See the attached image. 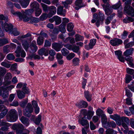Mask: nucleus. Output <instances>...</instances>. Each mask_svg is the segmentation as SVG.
Instances as JSON below:
<instances>
[{"mask_svg": "<svg viewBox=\"0 0 134 134\" xmlns=\"http://www.w3.org/2000/svg\"><path fill=\"white\" fill-rule=\"evenodd\" d=\"M131 0L127 1L125 3V6L124 10L128 14L130 15L132 17L134 16V9L130 6Z\"/></svg>", "mask_w": 134, "mask_h": 134, "instance_id": "obj_1", "label": "nucleus"}, {"mask_svg": "<svg viewBox=\"0 0 134 134\" xmlns=\"http://www.w3.org/2000/svg\"><path fill=\"white\" fill-rule=\"evenodd\" d=\"M107 124L109 127H111L113 128H114L116 126L115 123L113 121L108 122Z\"/></svg>", "mask_w": 134, "mask_h": 134, "instance_id": "obj_47", "label": "nucleus"}, {"mask_svg": "<svg viewBox=\"0 0 134 134\" xmlns=\"http://www.w3.org/2000/svg\"><path fill=\"white\" fill-rule=\"evenodd\" d=\"M61 45L59 43H54L52 44V47L53 48L57 51L60 50L61 47Z\"/></svg>", "mask_w": 134, "mask_h": 134, "instance_id": "obj_15", "label": "nucleus"}, {"mask_svg": "<svg viewBox=\"0 0 134 134\" xmlns=\"http://www.w3.org/2000/svg\"><path fill=\"white\" fill-rule=\"evenodd\" d=\"M34 109L31 104H27L25 109L23 111V114L25 116L29 117L31 115V113L33 111Z\"/></svg>", "mask_w": 134, "mask_h": 134, "instance_id": "obj_4", "label": "nucleus"}, {"mask_svg": "<svg viewBox=\"0 0 134 134\" xmlns=\"http://www.w3.org/2000/svg\"><path fill=\"white\" fill-rule=\"evenodd\" d=\"M6 72V69L4 68L0 67V75L4 76Z\"/></svg>", "mask_w": 134, "mask_h": 134, "instance_id": "obj_39", "label": "nucleus"}, {"mask_svg": "<svg viewBox=\"0 0 134 134\" xmlns=\"http://www.w3.org/2000/svg\"><path fill=\"white\" fill-rule=\"evenodd\" d=\"M103 8L104 9V11L105 9H108L110 7V5L109 3H104V4L102 5Z\"/></svg>", "mask_w": 134, "mask_h": 134, "instance_id": "obj_49", "label": "nucleus"}, {"mask_svg": "<svg viewBox=\"0 0 134 134\" xmlns=\"http://www.w3.org/2000/svg\"><path fill=\"white\" fill-rule=\"evenodd\" d=\"M97 115L99 116H102V114H103V111L101 109L99 108L96 111Z\"/></svg>", "mask_w": 134, "mask_h": 134, "instance_id": "obj_55", "label": "nucleus"}, {"mask_svg": "<svg viewBox=\"0 0 134 134\" xmlns=\"http://www.w3.org/2000/svg\"><path fill=\"white\" fill-rule=\"evenodd\" d=\"M132 80L131 76L129 75H126L125 77V82L126 83H129Z\"/></svg>", "mask_w": 134, "mask_h": 134, "instance_id": "obj_44", "label": "nucleus"}, {"mask_svg": "<svg viewBox=\"0 0 134 134\" xmlns=\"http://www.w3.org/2000/svg\"><path fill=\"white\" fill-rule=\"evenodd\" d=\"M74 27V25L71 23H69L68 24L67 26V30L71 32L73 30Z\"/></svg>", "mask_w": 134, "mask_h": 134, "instance_id": "obj_38", "label": "nucleus"}, {"mask_svg": "<svg viewBox=\"0 0 134 134\" xmlns=\"http://www.w3.org/2000/svg\"><path fill=\"white\" fill-rule=\"evenodd\" d=\"M75 56V54L74 53H69L66 56V58L68 60H70L73 58Z\"/></svg>", "mask_w": 134, "mask_h": 134, "instance_id": "obj_52", "label": "nucleus"}, {"mask_svg": "<svg viewBox=\"0 0 134 134\" xmlns=\"http://www.w3.org/2000/svg\"><path fill=\"white\" fill-rule=\"evenodd\" d=\"M38 54L41 55H44L45 56H47L48 54V52L44 48H43L39 50Z\"/></svg>", "mask_w": 134, "mask_h": 134, "instance_id": "obj_17", "label": "nucleus"}, {"mask_svg": "<svg viewBox=\"0 0 134 134\" xmlns=\"http://www.w3.org/2000/svg\"><path fill=\"white\" fill-rule=\"evenodd\" d=\"M85 97L87 100L90 101L91 100V95L89 93L88 91H86L84 92Z\"/></svg>", "mask_w": 134, "mask_h": 134, "instance_id": "obj_27", "label": "nucleus"}, {"mask_svg": "<svg viewBox=\"0 0 134 134\" xmlns=\"http://www.w3.org/2000/svg\"><path fill=\"white\" fill-rule=\"evenodd\" d=\"M19 17L20 19L21 20H23L24 22H27L30 21V17H29L25 15H23L22 13Z\"/></svg>", "mask_w": 134, "mask_h": 134, "instance_id": "obj_16", "label": "nucleus"}, {"mask_svg": "<svg viewBox=\"0 0 134 134\" xmlns=\"http://www.w3.org/2000/svg\"><path fill=\"white\" fill-rule=\"evenodd\" d=\"M96 39L91 40L90 41V42L89 44V46L90 48H92L95 45L96 43Z\"/></svg>", "mask_w": 134, "mask_h": 134, "instance_id": "obj_37", "label": "nucleus"}, {"mask_svg": "<svg viewBox=\"0 0 134 134\" xmlns=\"http://www.w3.org/2000/svg\"><path fill=\"white\" fill-rule=\"evenodd\" d=\"M31 7L32 9L35 10L39 8V5L38 2L36 1H35L31 3Z\"/></svg>", "mask_w": 134, "mask_h": 134, "instance_id": "obj_22", "label": "nucleus"}, {"mask_svg": "<svg viewBox=\"0 0 134 134\" xmlns=\"http://www.w3.org/2000/svg\"><path fill=\"white\" fill-rule=\"evenodd\" d=\"M32 105L35 109V111L36 114L38 113L39 112L40 109L38 107L37 102V101L33 100L32 102Z\"/></svg>", "mask_w": 134, "mask_h": 134, "instance_id": "obj_9", "label": "nucleus"}, {"mask_svg": "<svg viewBox=\"0 0 134 134\" xmlns=\"http://www.w3.org/2000/svg\"><path fill=\"white\" fill-rule=\"evenodd\" d=\"M61 52L62 55L65 56L67 55L69 53V51L65 48H63L61 50Z\"/></svg>", "mask_w": 134, "mask_h": 134, "instance_id": "obj_41", "label": "nucleus"}, {"mask_svg": "<svg viewBox=\"0 0 134 134\" xmlns=\"http://www.w3.org/2000/svg\"><path fill=\"white\" fill-rule=\"evenodd\" d=\"M9 34H13L14 36H17L20 34V32L17 31L16 29L13 28Z\"/></svg>", "mask_w": 134, "mask_h": 134, "instance_id": "obj_33", "label": "nucleus"}, {"mask_svg": "<svg viewBox=\"0 0 134 134\" xmlns=\"http://www.w3.org/2000/svg\"><path fill=\"white\" fill-rule=\"evenodd\" d=\"M94 113L93 112L90 110H88L87 112L86 115L87 116V118L88 119H91Z\"/></svg>", "mask_w": 134, "mask_h": 134, "instance_id": "obj_43", "label": "nucleus"}, {"mask_svg": "<svg viewBox=\"0 0 134 134\" xmlns=\"http://www.w3.org/2000/svg\"><path fill=\"white\" fill-rule=\"evenodd\" d=\"M111 44L113 46H118L122 43V41L119 39L115 38L110 41Z\"/></svg>", "mask_w": 134, "mask_h": 134, "instance_id": "obj_8", "label": "nucleus"}, {"mask_svg": "<svg viewBox=\"0 0 134 134\" xmlns=\"http://www.w3.org/2000/svg\"><path fill=\"white\" fill-rule=\"evenodd\" d=\"M63 7L60 6L57 9V13L58 14H63Z\"/></svg>", "mask_w": 134, "mask_h": 134, "instance_id": "obj_42", "label": "nucleus"}, {"mask_svg": "<svg viewBox=\"0 0 134 134\" xmlns=\"http://www.w3.org/2000/svg\"><path fill=\"white\" fill-rule=\"evenodd\" d=\"M9 95V92L7 90L6 88L2 86L0 88V96L1 95L4 98L8 97Z\"/></svg>", "mask_w": 134, "mask_h": 134, "instance_id": "obj_6", "label": "nucleus"}, {"mask_svg": "<svg viewBox=\"0 0 134 134\" xmlns=\"http://www.w3.org/2000/svg\"><path fill=\"white\" fill-rule=\"evenodd\" d=\"M134 44V42H130L127 44H126L125 46V48L126 49H127L131 47Z\"/></svg>", "mask_w": 134, "mask_h": 134, "instance_id": "obj_56", "label": "nucleus"}, {"mask_svg": "<svg viewBox=\"0 0 134 134\" xmlns=\"http://www.w3.org/2000/svg\"><path fill=\"white\" fill-rule=\"evenodd\" d=\"M12 78L11 74L10 73H7L5 75L4 77V80H10Z\"/></svg>", "mask_w": 134, "mask_h": 134, "instance_id": "obj_53", "label": "nucleus"}, {"mask_svg": "<svg viewBox=\"0 0 134 134\" xmlns=\"http://www.w3.org/2000/svg\"><path fill=\"white\" fill-rule=\"evenodd\" d=\"M49 10L56 13V8L55 7L53 6H51L49 7Z\"/></svg>", "mask_w": 134, "mask_h": 134, "instance_id": "obj_64", "label": "nucleus"}, {"mask_svg": "<svg viewBox=\"0 0 134 134\" xmlns=\"http://www.w3.org/2000/svg\"><path fill=\"white\" fill-rule=\"evenodd\" d=\"M39 20L37 18L33 17H30L29 23H37L39 22Z\"/></svg>", "mask_w": 134, "mask_h": 134, "instance_id": "obj_32", "label": "nucleus"}, {"mask_svg": "<svg viewBox=\"0 0 134 134\" xmlns=\"http://www.w3.org/2000/svg\"><path fill=\"white\" fill-rule=\"evenodd\" d=\"M31 40V38L27 40H20L22 42V45L26 51H27L29 47V44L28 42H30Z\"/></svg>", "mask_w": 134, "mask_h": 134, "instance_id": "obj_7", "label": "nucleus"}, {"mask_svg": "<svg viewBox=\"0 0 134 134\" xmlns=\"http://www.w3.org/2000/svg\"><path fill=\"white\" fill-rule=\"evenodd\" d=\"M1 65L2 66L7 68H9L10 66V64H8L5 62H2L1 63Z\"/></svg>", "mask_w": 134, "mask_h": 134, "instance_id": "obj_63", "label": "nucleus"}, {"mask_svg": "<svg viewBox=\"0 0 134 134\" xmlns=\"http://www.w3.org/2000/svg\"><path fill=\"white\" fill-rule=\"evenodd\" d=\"M9 114L7 116V121L10 122H14L18 119V115L17 112L14 109L11 110L9 112Z\"/></svg>", "mask_w": 134, "mask_h": 134, "instance_id": "obj_2", "label": "nucleus"}, {"mask_svg": "<svg viewBox=\"0 0 134 134\" xmlns=\"http://www.w3.org/2000/svg\"><path fill=\"white\" fill-rule=\"evenodd\" d=\"M30 1V0L19 1L21 6L24 8H26L28 5Z\"/></svg>", "mask_w": 134, "mask_h": 134, "instance_id": "obj_18", "label": "nucleus"}, {"mask_svg": "<svg viewBox=\"0 0 134 134\" xmlns=\"http://www.w3.org/2000/svg\"><path fill=\"white\" fill-rule=\"evenodd\" d=\"M9 47V46L7 45L3 47V51L5 53H7L9 52L10 50L8 48Z\"/></svg>", "mask_w": 134, "mask_h": 134, "instance_id": "obj_61", "label": "nucleus"}, {"mask_svg": "<svg viewBox=\"0 0 134 134\" xmlns=\"http://www.w3.org/2000/svg\"><path fill=\"white\" fill-rule=\"evenodd\" d=\"M4 29L6 31L8 32L9 34L13 28V26L11 24H8L7 23L4 24Z\"/></svg>", "mask_w": 134, "mask_h": 134, "instance_id": "obj_10", "label": "nucleus"}, {"mask_svg": "<svg viewBox=\"0 0 134 134\" xmlns=\"http://www.w3.org/2000/svg\"><path fill=\"white\" fill-rule=\"evenodd\" d=\"M27 102V100H24L23 101H22L20 103L19 105L20 106L23 108H24L26 105Z\"/></svg>", "mask_w": 134, "mask_h": 134, "instance_id": "obj_48", "label": "nucleus"}, {"mask_svg": "<svg viewBox=\"0 0 134 134\" xmlns=\"http://www.w3.org/2000/svg\"><path fill=\"white\" fill-rule=\"evenodd\" d=\"M76 105L79 108H86L88 106V104L86 102L82 101L76 104Z\"/></svg>", "mask_w": 134, "mask_h": 134, "instance_id": "obj_11", "label": "nucleus"}, {"mask_svg": "<svg viewBox=\"0 0 134 134\" xmlns=\"http://www.w3.org/2000/svg\"><path fill=\"white\" fill-rule=\"evenodd\" d=\"M34 9L32 8L25 10V12L23 11L22 14L24 15H31L33 12H34Z\"/></svg>", "mask_w": 134, "mask_h": 134, "instance_id": "obj_21", "label": "nucleus"}, {"mask_svg": "<svg viewBox=\"0 0 134 134\" xmlns=\"http://www.w3.org/2000/svg\"><path fill=\"white\" fill-rule=\"evenodd\" d=\"M21 44L20 45L18 46L17 48V50L15 51V53H16L15 56L17 57H19L20 56V53L21 51Z\"/></svg>", "mask_w": 134, "mask_h": 134, "instance_id": "obj_30", "label": "nucleus"}, {"mask_svg": "<svg viewBox=\"0 0 134 134\" xmlns=\"http://www.w3.org/2000/svg\"><path fill=\"white\" fill-rule=\"evenodd\" d=\"M31 34L30 33H28L26 35H23L21 36H18L17 37V38L19 40H23V39L31 37Z\"/></svg>", "mask_w": 134, "mask_h": 134, "instance_id": "obj_24", "label": "nucleus"}, {"mask_svg": "<svg viewBox=\"0 0 134 134\" xmlns=\"http://www.w3.org/2000/svg\"><path fill=\"white\" fill-rule=\"evenodd\" d=\"M54 21L56 23V25H59L61 23V20L60 17L57 16H54Z\"/></svg>", "mask_w": 134, "mask_h": 134, "instance_id": "obj_28", "label": "nucleus"}, {"mask_svg": "<svg viewBox=\"0 0 134 134\" xmlns=\"http://www.w3.org/2000/svg\"><path fill=\"white\" fill-rule=\"evenodd\" d=\"M18 97L20 99H22L25 97V93L20 90L16 91Z\"/></svg>", "mask_w": 134, "mask_h": 134, "instance_id": "obj_20", "label": "nucleus"}, {"mask_svg": "<svg viewBox=\"0 0 134 134\" xmlns=\"http://www.w3.org/2000/svg\"><path fill=\"white\" fill-rule=\"evenodd\" d=\"M7 57L8 59L9 60H13L15 59V57L12 54H9L7 55Z\"/></svg>", "mask_w": 134, "mask_h": 134, "instance_id": "obj_60", "label": "nucleus"}, {"mask_svg": "<svg viewBox=\"0 0 134 134\" xmlns=\"http://www.w3.org/2000/svg\"><path fill=\"white\" fill-rule=\"evenodd\" d=\"M51 41H49L48 40H46L45 41L44 46V47H49L51 46Z\"/></svg>", "mask_w": 134, "mask_h": 134, "instance_id": "obj_57", "label": "nucleus"}, {"mask_svg": "<svg viewBox=\"0 0 134 134\" xmlns=\"http://www.w3.org/2000/svg\"><path fill=\"white\" fill-rule=\"evenodd\" d=\"M43 38L41 36H39L37 40V43L39 45H41L43 43Z\"/></svg>", "mask_w": 134, "mask_h": 134, "instance_id": "obj_35", "label": "nucleus"}, {"mask_svg": "<svg viewBox=\"0 0 134 134\" xmlns=\"http://www.w3.org/2000/svg\"><path fill=\"white\" fill-rule=\"evenodd\" d=\"M12 128L14 130H16L17 134H27V133H29V131L28 130L26 131V133H23L24 126L21 123L14 124L12 126Z\"/></svg>", "mask_w": 134, "mask_h": 134, "instance_id": "obj_3", "label": "nucleus"}, {"mask_svg": "<svg viewBox=\"0 0 134 134\" xmlns=\"http://www.w3.org/2000/svg\"><path fill=\"white\" fill-rule=\"evenodd\" d=\"M65 26V24H63L60 25L59 26V30L62 33H64L66 31Z\"/></svg>", "mask_w": 134, "mask_h": 134, "instance_id": "obj_25", "label": "nucleus"}, {"mask_svg": "<svg viewBox=\"0 0 134 134\" xmlns=\"http://www.w3.org/2000/svg\"><path fill=\"white\" fill-rule=\"evenodd\" d=\"M30 49L29 51L31 53H34L35 52L37 49V47L36 45L32 42L30 46Z\"/></svg>", "mask_w": 134, "mask_h": 134, "instance_id": "obj_12", "label": "nucleus"}, {"mask_svg": "<svg viewBox=\"0 0 134 134\" xmlns=\"http://www.w3.org/2000/svg\"><path fill=\"white\" fill-rule=\"evenodd\" d=\"M121 5V3L120 2H119L117 4L112 5L111 7L114 9H117L119 8Z\"/></svg>", "mask_w": 134, "mask_h": 134, "instance_id": "obj_50", "label": "nucleus"}, {"mask_svg": "<svg viewBox=\"0 0 134 134\" xmlns=\"http://www.w3.org/2000/svg\"><path fill=\"white\" fill-rule=\"evenodd\" d=\"M0 111L1 113L0 114V118H3L7 113L8 110L5 106L4 105H0Z\"/></svg>", "mask_w": 134, "mask_h": 134, "instance_id": "obj_5", "label": "nucleus"}, {"mask_svg": "<svg viewBox=\"0 0 134 134\" xmlns=\"http://www.w3.org/2000/svg\"><path fill=\"white\" fill-rule=\"evenodd\" d=\"M80 47L79 46L75 45H73L72 46V50L75 53H78L80 50Z\"/></svg>", "mask_w": 134, "mask_h": 134, "instance_id": "obj_36", "label": "nucleus"}, {"mask_svg": "<svg viewBox=\"0 0 134 134\" xmlns=\"http://www.w3.org/2000/svg\"><path fill=\"white\" fill-rule=\"evenodd\" d=\"M8 42V40L6 38L0 39V46H2Z\"/></svg>", "mask_w": 134, "mask_h": 134, "instance_id": "obj_34", "label": "nucleus"}, {"mask_svg": "<svg viewBox=\"0 0 134 134\" xmlns=\"http://www.w3.org/2000/svg\"><path fill=\"white\" fill-rule=\"evenodd\" d=\"M107 119L106 116L104 114L102 115L101 116V121L103 125H105L107 123Z\"/></svg>", "mask_w": 134, "mask_h": 134, "instance_id": "obj_29", "label": "nucleus"}, {"mask_svg": "<svg viewBox=\"0 0 134 134\" xmlns=\"http://www.w3.org/2000/svg\"><path fill=\"white\" fill-rule=\"evenodd\" d=\"M41 115H39L34 121L36 125H39L41 121Z\"/></svg>", "mask_w": 134, "mask_h": 134, "instance_id": "obj_40", "label": "nucleus"}, {"mask_svg": "<svg viewBox=\"0 0 134 134\" xmlns=\"http://www.w3.org/2000/svg\"><path fill=\"white\" fill-rule=\"evenodd\" d=\"M121 120L122 122L124 123L125 122L128 124L129 122V120L127 118L122 117L121 118Z\"/></svg>", "mask_w": 134, "mask_h": 134, "instance_id": "obj_54", "label": "nucleus"}, {"mask_svg": "<svg viewBox=\"0 0 134 134\" xmlns=\"http://www.w3.org/2000/svg\"><path fill=\"white\" fill-rule=\"evenodd\" d=\"M99 18L100 20L102 22L104 20L105 18L104 15L103 13L99 12L98 14V18Z\"/></svg>", "mask_w": 134, "mask_h": 134, "instance_id": "obj_45", "label": "nucleus"}, {"mask_svg": "<svg viewBox=\"0 0 134 134\" xmlns=\"http://www.w3.org/2000/svg\"><path fill=\"white\" fill-rule=\"evenodd\" d=\"M21 122L25 124L26 126H27L29 125V119L26 117L22 116L20 119Z\"/></svg>", "mask_w": 134, "mask_h": 134, "instance_id": "obj_13", "label": "nucleus"}, {"mask_svg": "<svg viewBox=\"0 0 134 134\" xmlns=\"http://www.w3.org/2000/svg\"><path fill=\"white\" fill-rule=\"evenodd\" d=\"M133 50L134 48H131L127 49L124 52V54L125 56H129L132 54Z\"/></svg>", "mask_w": 134, "mask_h": 134, "instance_id": "obj_19", "label": "nucleus"}, {"mask_svg": "<svg viewBox=\"0 0 134 134\" xmlns=\"http://www.w3.org/2000/svg\"><path fill=\"white\" fill-rule=\"evenodd\" d=\"M106 132V134H114L115 133L114 130L111 129H107Z\"/></svg>", "mask_w": 134, "mask_h": 134, "instance_id": "obj_59", "label": "nucleus"}, {"mask_svg": "<svg viewBox=\"0 0 134 134\" xmlns=\"http://www.w3.org/2000/svg\"><path fill=\"white\" fill-rule=\"evenodd\" d=\"M110 117L111 118L115 121L119 120L120 118L119 115L116 114H114L113 115H110Z\"/></svg>", "mask_w": 134, "mask_h": 134, "instance_id": "obj_46", "label": "nucleus"}, {"mask_svg": "<svg viewBox=\"0 0 134 134\" xmlns=\"http://www.w3.org/2000/svg\"><path fill=\"white\" fill-rule=\"evenodd\" d=\"M35 10L36 11L35 12V15L36 16H39L41 13L42 12V10L38 8L37 9Z\"/></svg>", "mask_w": 134, "mask_h": 134, "instance_id": "obj_62", "label": "nucleus"}, {"mask_svg": "<svg viewBox=\"0 0 134 134\" xmlns=\"http://www.w3.org/2000/svg\"><path fill=\"white\" fill-rule=\"evenodd\" d=\"M75 40L76 42L81 41L83 39L82 37L79 35L76 34L75 36Z\"/></svg>", "mask_w": 134, "mask_h": 134, "instance_id": "obj_51", "label": "nucleus"}, {"mask_svg": "<svg viewBox=\"0 0 134 134\" xmlns=\"http://www.w3.org/2000/svg\"><path fill=\"white\" fill-rule=\"evenodd\" d=\"M26 85L25 84L22 88V91L25 94H28L30 92L29 89L26 86Z\"/></svg>", "mask_w": 134, "mask_h": 134, "instance_id": "obj_31", "label": "nucleus"}, {"mask_svg": "<svg viewBox=\"0 0 134 134\" xmlns=\"http://www.w3.org/2000/svg\"><path fill=\"white\" fill-rule=\"evenodd\" d=\"M125 59L127 62V63L129 64L131 67L133 66V59H132V57L129 56H126L125 57Z\"/></svg>", "mask_w": 134, "mask_h": 134, "instance_id": "obj_14", "label": "nucleus"}, {"mask_svg": "<svg viewBox=\"0 0 134 134\" xmlns=\"http://www.w3.org/2000/svg\"><path fill=\"white\" fill-rule=\"evenodd\" d=\"M79 61V59L78 58H74L72 60L73 63L75 65H78Z\"/></svg>", "mask_w": 134, "mask_h": 134, "instance_id": "obj_58", "label": "nucleus"}, {"mask_svg": "<svg viewBox=\"0 0 134 134\" xmlns=\"http://www.w3.org/2000/svg\"><path fill=\"white\" fill-rule=\"evenodd\" d=\"M72 2L71 0H66L65 1L62 2V3L66 8H68V5L71 4Z\"/></svg>", "mask_w": 134, "mask_h": 134, "instance_id": "obj_26", "label": "nucleus"}, {"mask_svg": "<svg viewBox=\"0 0 134 134\" xmlns=\"http://www.w3.org/2000/svg\"><path fill=\"white\" fill-rule=\"evenodd\" d=\"M81 124L83 126L88 125V126L86 127V128L87 129L89 127V125L88 122L87 120L84 119V118H82L81 121Z\"/></svg>", "mask_w": 134, "mask_h": 134, "instance_id": "obj_23", "label": "nucleus"}]
</instances>
